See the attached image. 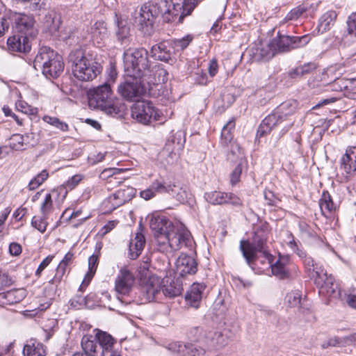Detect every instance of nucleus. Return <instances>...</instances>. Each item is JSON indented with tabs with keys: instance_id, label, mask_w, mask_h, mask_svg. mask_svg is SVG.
Instances as JSON below:
<instances>
[{
	"instance_id": "obj_1",
	"label": "nucleus",
	"mask_w": 356,
	"mask_h": 356,
	"mask_svg": "<svg viewBox=\"0 0 356 356\" xmlns=\"http://www.w3.org/2000/svg\"><path fill=\"white\" fill-rule=\"evenodd\" d=\"M195 5L190 0H151L144 3L135 17V24L144 35L154 32L156 19L161 14L165 22L181 24L191 14Z\"/></svg>"
},
{
	"instance_id": "obj_2",
	"label": "nucleus",
	"mask_w": 356,
	"mask_h": 356,
	"mask_svg": "<svg viewBox=\"0 0 356 356\" xmlns=\"http://www.w3.org/2000/svg\"><path fill=\"white\" fill-rule=\"evenodd\" d=\"M148 218L159 252L171 254L183 248L192 249L193 241L184 224L178 221L172 222L158 213H152Z\"/></svg>"
},
{
	"instance_id": "obj_3",
	"label": "nucleus",
	"mask_w": 356,
	"mask_h": 356,
	"mask_svg": "<svg viewBox=\"0 0 356 356\" xmlns=\"http://www.w3.org/2000/svg\"><path fill=\"white\" fill-rule=\"evenodd\" d=\"M268 234V225L267 224L261 225L254 232L251 240L241 241L240 250L249 266H252L254 260L256 259L255 252H262L264 257L267 260V265L271 268L273 275L281 280L287 279L290 277L292 268H295L291 264L289 256L280 254L276 259L266 250Z\"/></svg>"
},
{
	"instance_id": "obj_4",
	"label": "nucleus",
	"mask_w": 356,
	"mask_h": 356,
	"mask_svg": "<svg viewBox=\"0 0 356 356\" xmlns=\"http://www.w3.org/2000/svg\"><path fill=\"white\" fill-rule=\"evenodd\" d=\"M123 63L127 76L143 77V81L153 85L167 80L168 72L163 68H151L148 60V52L143 48H129L124 51Z\"/></svg>"
},
{
	"instance_id": "obj_5",
	"label": "nucleus",
	"mask_w": 356,
	"mask_h": 356,
	"mask_svg": "<svg viewBox=\"0 0 356 356\" xmlns=\"http://www.w3.org/2000/svg\"><path fill=\"white\" fill-rule=\"evenodd\" d=\"M289 247L302 259L305 270L308 277L313 280L319 287V293L330 299L341 298V293L334 277L328 275L323 268L314 261L312 257H308L305 252L300 250L293 238L288 243Z\"/></svg>"
},
{
	"instance_id": "obj_6",
	"label": "nucleus",
	"mask_w": 356,
	"mask_h": 356,
	"mask_svg": "<svg viewBox=\"0 0 356 356\" xmlns=\"http://www.w3.org/2000/svg\"><path fill=\"white\" fill-rule=\"evenodd\" d=\"M298 105L297 101L293 99L282 102L261 121L257 129V138L266 136L273 129L282 124H284V126L281 130V136L287 133L294 124L293 115L297 110Z\"/></svg>"
},
{
	"instance_id": "obj_7",
	"label": "nucleus",
	"mask_w": 356,
	"mask_h": 356,
	"mask_svg": "<svg viewBox=\"0 0 356 356\" xmlns=\"http://www.w3.org/2000/svg\"><path fill=\"white\" fill-rule=\"evenodd\" d=\"M88 104L90 107L98 108L112 116L122 115L126 106L118 99H115L110 84L106 83L88 92Z\"/></svg>"
},
{
	"instance_id": "obj_8",
	"label": "nucleus",
	"mask_w": 356,
	"mask_h": 356,
	"mask_svg": "<svg viewBox=\"0 0 356 356\" xmlns=\"http://www.w3.org/2000/svg\"><path fill=\"white\" fill-rule=\"evenodd\" d=\"M69 60L72 63V74L79 81H92L102 70L98 62L86 56L81 49L72 51L69 55Z\"/></svg>"
},
{
	"instance_id": "obj_9",
	"label": "nucleus",
	"mask_w": 356,
	"mask_h": 356,
	"mask_svg": "<svg viewBox=\"0 0 356 356\" xmlns=\"http://www.w3.org/2000/svg\"><path fill=\"white\" fill-rule=\"evenodd\" d=\"M35 70H41L47 79H56L62 73L64 63L61 56L48 47L40 48L33 60Z\"/></svg>"
},
{
	"instance_id": "obj_10",
	"label": "nucleus",
	"mask_w": 356,
	"mask_h": 356,
	"mask_svg": "<svg viewBox=\"0 0 356 356\" xmlns=\"http://www.w3.org/2000/svg\"><path fill=\"white\" fill-rule=\"evenodd\" d=\"M153 85L143 81V77L127 76L125 81L119 85V94L127 101H134L143 95H153Z\"/></svg>"
},
{
	"instance_id": "obj_11",
	"label": "nucleus",
	"mask_w": 356,
	"mask_h": 356,
	"mask_svg": "<svg viewBox=\"0 0 356 356\" xmlns=\"http://www.w3.org/2000/svg\"><path fill=\"white\" fill-rule=\"evenodd\" d=\"M131 115L138 122L148 125L154 122L163 123L166 117L149 101L137 100L131 106Z\"/></svg>"
},
{
	"instance_id": "obj_12",
	"label": "nucleus",
	"mask_w": 356,
	"mask_h": 356,
	"mask_svg": "<svg viewBox=\"0 0 356 356\" xmlns=\"http://www.w3.org/2000/svg\"><path fill=\"white\" fill-rule=\"evenodd\" d=\"M10 23L13 22L15 33L32 39L38 34L35 21L33 16L24 13H10L8 14Z\"/></svg>"
},
{
	"instance_id": "obj_13",
	"label": "nucleus",
	"mask_w": 356,
	"mask_h": 356,
	"mask_svg": "<svg viewBox=\"0 0 356 356\" xmlns=\"http://www.w3.org/2000/svg\"><path fill=\"white\" fill-rule=\"evenodd\" d=\"M275 53L271 40H257L250 49V56L257 62H266L273 58Z\"/></svg>"
},
{
	"instance_id": "obj_14",
	"label": "nucleus",
	"mask_w": 356,
	"mask_h": 356,
	"mask_svg": "<svg viewBox=\"0 0 356 356\" xmlns=\"http://www.w3.org/2000/svg\"><path fill=\"white\" fill-rule=\"evenodd\" d=\"M135 282L132 272L126 268L120 269L115 281V290L118 295L127 296Z\"/></svg>"
},
{
	"instance_id": "obj_15",
	"label": "nucleus",
	"mask_w": 356,
	"mask_h": 356,
	"mask_svg": "<svg viewBox=\"0 0 356 356\" xmlns=\"http://www.w3.org/2000/svg\"><path fill=\"white\" fill-rule=\"evenodd\" d=\"M173 188L174 187L170 182H167L162 178L156 179L147 188L140 192V196L145 200H149L157 194H170Z\"/></svg>"
},
{
	"instance_id": "obj_16",
	"label": "nucleus",
	"mask_w": 356,
	"mask_h": 356,
	"mask_svg": "<svg viewBox=\"0 0 356 356\" xmlns=\"http://www.w3.org/2000/svg\"><path fill=\"white\" fill-rule=\"evenodd\" d=\"M161 289L163 293L168 292L170 296H175L178 293L175 289L168 291L167 289H163L160 279L154 275L149 277L142 286V291L145 294V298L148 301L154 300Z\"/></svg>"
},
{
	"instance_id": "obj_17",
	"label": "nucleus",
	"mask_w": 356,
	"mask_h": 356,
	"mask_svg": "<svg viewBox=\"0 0 356 356\" xmlns=\"http://www.w3.org/2000/svg\"><path fill=\"white\" fill-rule=\"evenodd\" d=\"M204 197L208 202L214 205L230 204L233 206H240L242 204L241 198L232 193L212 191L206 193Z\"/></svg>"
},
{
	"instance_id": "obj_18",
	"label": "nucleus",
	"mask_w": 356,
	"mask_h": 356,
	"mask_svg": "<svg viewBox=\"0 0 356 356\" xmlns=\"http://www.w3.org/2000/svg\"><path fill=\"white\" fill-rule=\"evenodd\" d=\"M168 349L177 356H204L205 348L193 343L172 342L168 346Z\"/></svg>"
},
{
	"instance_id": "obj_19",
	"label": "nucleus",
	"mask_w": 356,
	"mask_h": 356,
	"mask_svg": "<svg viewBox=\"0 0 356 356\" xmlns=\"http://www.w3.org/2000/svg\"><path fill=\"white\" fill-rule=\"evenodd\" d=\"M285 305L294 309L300 313H305L309 309L307 300L302 298V295L299 290H293L286 293L284 300Z\"/></svg>"
},
{
	"instance_id": "obj_20",
	"label": "nucleus",
	"mask_w": 356,
	"mask_h": 356,
	"mask_svg": "<svg viewBox=\"0 0 356 356\" xmlns=\"http://www.w3.org/2000/svg\"><path fill=\"white\" fill-rule=\"evenodd\" d=\"M176 272L181 277L197 272V262L189 255L181 254L176 261Z\"/></svg>"
},
{
	"instance_id": "obj_21",
	"label": "nucleus",
	"mask_w": 356,
	"mask_h": 356,
	"mask_svg": "<svg viewBox=\"0 0 356 356\" xmlns=\"http://www.w3.org/2000/svg\"><path fill=\"white\" fill-rule=\"evenodd\" d=\"M7 45L11 52L26 53L31 50L30 38L17 33L8 38Z\"/></svg>"
},
{
	"instance_id": "obj_22",
	"label": "nucleus",
	"mask_w": 356,
	"mask_h": 356,
	"mask_svg": "<svg viewBox=\"0 0 356 356\" xmlns=\"http://www.w3.org/2000/svg\"><path fill=\"white\" fill-rule=\"evenodd\" d=\"M206 285L203 283H193L187 291L185 299L187 305L195 309L200 307Z\"/></svg>"
},
{
	"instance_id": "obj_23",
	"label": "nucleus",
	"mask_w": 356,
	"mask_h": 356,
	"mask_svg": "<svg viewBox=\"0 0 356 356\" xmlns=\"http://www.w3.org/2000/svg\"><path fill=\"white\" fill-rule=\"evenodd\" d=\"M340 168L346 175H352L356 171V146L346 149L341 159Z\"/></svg>"
},
{
	"instance_id": "obj_24",
	"label": "nucleus",
	"mask_w": 356,
	"mask_h": 356,
	"mask_svg": "<svg viewBox=\"0 0 356 356\" xmlns=\"http://www.w3.org/2000/svg\"><path fill=\"white\" fill-rule=\"evenodd\" d=\"M33 134H13L9 139L8 145L13 150L22 151L33 145Z\"/></svg>"
},
{
	"instance_id": "obj_25",
	"label": "nucleus",
	"mask_w": 356,
	"mask_h": 356,
	"mask_svg": "<svg viewBox=\"0 0 356 356\" xmlns=\"http://www.w3.org/2000/svg\"><path fill=\"white\" fill-rule=\"evenodd\" d=\"M109 37L106 24L103 21L96 22L90 29V38L99 44L104 43Z\"/></svg>"
},
{
	"instance_id": "obj_26",
	"label": "nucleus",
	"mask_w": 356,
	"mask_h": 356,
	"mask_svg": "<svg viewBox=\"0 0 356 356\" xmlns=\"http://www.w3.org/2000/svg\"><path fill=\"white\" fill-rule=\"evenodd\" d=\"M115 34L118 40L123 42L130 36V26L127 19L122 15H115Z\"/></svg>"
},
{
	"instance_id": "obj_27",
	"label": "nucleus",
	"mask_w": 356,
	"mask_h": 356,
	"mask_svg": "<svg viewBox=\"0 0 356 356\" xmlns=\"http://www.w3.org/2000/svg\"><path fill=\"white\" fill-rule=\"evenodd\" d=\"M96 340L98 346L101 347V352H103V356H108L109 354L113 353L112 348L114 344V339L109 334L99 331L96 334Z\"/></svg>"
},
{
	"instance_id": "obj_28",
	"label": "nucleus",
	"mask_w": 356,
	"mask_h": 356,
	"mask_svg": "<svg viewBox=\"0 0 356 356\" xmlns=\"http://www.w3.org/2000/svg\"><path fill=\"white\" fill-rule=\"evenodd\" d=\"M228 330L209 332V347L219 348L226 346L228 343L229 337L227 335Z\"/></svg>"
},
{
	"instance_id": "obj_29",
	"label": "nucleus",
	"mask_w": 356,
	"mask_h": 356,
	"mask_svg": "<svg viewBox=\"0 0 356 356\" xmlns=\"http://www.w3.org/2000/svg\"><path fill=\"white\" fill-rule=\"evenodd\" d=\"M81 346L83 353L90 356H103V352L100 351L101 347L98 346L96 338L87 336L83 337L81 341Z\"/></svg>"
},
{
	"instance_id": "obj_30",
	"label": "nucleus",
	"mask_w": 356,
	"mask_h": 356,
	"mask_svg": "<svg viewBox=\"0 0 356 356\" xmlns=\"http://www.w3.org/2000/svg\"><path fill=\"white\" fill-rule=\"evenodd\" d=\"M145 244V238L141 233H137L134 238L129 243V257L136 259L142 252Z\"/></svg>"
},
{
	"instance_id": "obj_31",
	"label": "nucleus",
	"mask_w": 356,
	"mask_h": 356,
	"mask_svg": "<svg viewBox=\"0 0 356 356\" xmlns=\"http://www.w3.org/2000/svg\"><path fill=\"white\" fill-rule=\"evenodd\" d=\"M151 56L155 59L168 62L171 58L169 46L165 42H160L153 45L151 49Z\"/></svg>"
},
{
	"instance_id": "obj_32",
	"label": "nucleus",
	"mask_w": 356,
	"mask_h": 356,
	"mask_svg": "<svg viewBox=\"0 0 356 356\" xmlns=\"http://www.w3.org/2000/svg\"><path fill=\"white\" fill-rule=\"evenodd\" d=\"M24 356H45L44 345L36 339H31L24 345Z\"/></svg>"
},
{
	"instance_id": "obj_33",
	"label": "nucleus",
	"mask_w": 356,
	"mask_h": 356,
	"mask_svg": "<svg viewBox=\"0 0 356 356\" xmlns=\"http://www.w3.org/2000/svg\"><path fill=\"white\" fill-rule=\"evenodd\" d=\"M273 47L275 49V53L286 52L291 50V36L285 35H278L276 38L271 40Z\"/></svg>"
},
{
	"instance_id": "obj_34",
	"label": "nucleus",
	"mask_w": 356,
	"mask_h": 356,
	"mask_svg": "<svg viewBox=\"0 0 356 356\" xmlns=\"http://www.w3.org/2000/svg\"><path fill=\"white\" fill-rule=\"evenodd\" d=\"M319 207L322 214L328 218L333 211L335 210V204L327 191H323L321 199L319 200Z\"/></svg>"
},
{
	"instance_id": "obj_35",
	"label": "nucleus",
	"mask_w": 356,
	"mask_h": 356,
	"mask_svg": "<svg viewBox=\"0 0 356 356\" xmlns=\"http://www.w3.org/2000/svg\"><path fill=\"white\" fill-rule=\"evenodd\" d=\"M97 265L98 257L95 254L91 255L88 258V270L80 286V290H83L88 286L94 275L95 274Z\"/></svg>"
},
{
	"instance_id": "obj_36",
	"label": "nucleus",
	"mask_w": 356,
	"mask_h": 356,
	"mask_svg": "<svg viewBox=\"0 0 356 356\" xmlns=\"http://www.w3.org/2000/svg\"><path fill=\"white\" fill-rule=\"evenodd\" d=\"M337 14L334 11L330 10L325 13L319 19L318 24V31L321 33H323L330 30L331 26L333 24Z\"/></svg>"
},
{
	"instance_id": "obj_37",
	"label": "nucleus",
	"mask_w": 356,
	"mask_h": 356,
	"mask_svg": "<svg viewBox=\"0 0 356 356\" xmlns=\"http://www.w3.org/2000/svg\"><path fill=\"white\" fill-rule=\"evenodd\" d=\"M113 193L121 205H123L134 197L136 189L131 186H124Z\"/></svg>"
},
{
	"instance_id": "obj_38",
	"label": "nucleus",
	"mask_w": 356,
	"mask_h": 356,
	"mask_svg": "<svg viewBox=\"0 0 356 356\" xmlns=\"http://www.w3.org/2000/svg\"><path fill=\"white\" fill-rule=\"evenodd\" d=\"M235 128V123L234 120H229L223 127L221 131L220 143L223 146H227L228 144L232 142L233 140V131Z\"/></svg>"
},
{
	"instance_id": "obj_39",
	"label": "nucleus",
	"mask_w": 356,
	"mask_h": 356,
	"mask_svg": "<svg viewBox=\"0 0 356 356\" xmlns=\"http://www.w3.org/2000/svg\"><path fill=\"white\" fill-rule=\"evenodd\" d=\"M193 39V35L188 34L181 38L172 40L170 41V45L175 51H182L188 47Z\"/></svg>"
},
{
	"instance_id": "obj_40",
	"label": "nucleus",
	"mask_w": 356,
	"mask_h": 356,
	"mask_svg": "<svg viewBox=\"0 0 356 356\" xmlns=\"http://www.w3.org/2000/svg\"><path fill=\"white\" fill-rule=\"evenodd\" d=\"M6 292L8 305H13L21 302L26 296V291L24 289L10 290Z\"/></svg>"
},
{
	"instance_id": "obj_41",
	"label": "nucleus",
	"mask_w": 356,
	"mask_h": 356,
	"mask_svg": "<svg viewBox=\"0 0 356 356\" xmlns=\"http://www.w3.org/2000/svg\"><path fill=\"white\" fill-rule=\"evenodd\" d=\"M49 177V172L47 170H42L40 173L33 177L28 184L30 191H35L39 188Z\"/></svg>"
},
{
	"instance_id": "obj_42",
	"label": "nucleus",
	"mask_w": 356,
	"mask_h": 356,
	"mask_svg": "<svg viewBox=\"0 0 356 356\" xmlns=\"http://www.w3.org/2000/svg\"><path fill=\"white\" fill-rule=\"evenodd\" d=\"M42 120L61 131L66 132L69 130L68 124L56 117L45 115L42 118Z\"/></svg>"
},
{
	"instance_id": "obj_43",
	"label": "nucleus",
	"mask_w": 356,
	"mask_h": 356,
	"mask_svg": "<svg viewBox=\"0 0 356 356\" xmlns=\"http://www.w3.org/2000/svg\"><path fill=\"white\" fill-rule=\"evenodd\" d=\"M122 206L114 193L107 197L102 203V209L104 213H111Z\"/></svg>"
},
{
	"instance_id": "obj_44",
	"label": "nucleus",
	"mask_w": 356,
	"mask_h": 356,
	"mask_svg": "<svg viewBox=\"0 0 356 356\" xmlns=\"http://www.w3.org/2000/svg\"><path fill=\"white\" fill-rule=\"evenodd\" d=\"M316 68V65L314 63H308L302 65H300L293 70L290 72V76L293 79L302 76L305 74H309Z\"/></svg>"
},
{
	"instance_id": "obj_45",
	"label": "nucleus",
	"mask_w": 356,
	"mask_h": 356,
	"mask_svg": "<svg viewBox=\"0 0 356 356\" xmlns=\"http://www.w3.org/2000/svg\"><path fill=\"white\" fill-rule=\"evenodd\" d=\"M191 334L195 341L205 343L206 345L209 343V332L205 330L203 327H195L193 328L191 331Z\"/></svg>"
},
{
	"instance_id": "obj_46",
	"label": "nucleus",
	"mask_w": 356,
	"mask_h": 356,
	"mask_svg": "<svg viewBox=\"0 0 356 356\" xmlns=\"http://www.w3.org/2000/svg\"><path fill=\"white\" fill-rule=\"evenodd\" d=\"M174 188L173 191L170 193L169 195L175 197L177 201L181 203H184L188 199L190 193L186 188L179 187L175 184H172Z\"/></svg>"
},
{
	"instance_id": "obj_47",
	"label": "nucleus",
	"mask_w": 356,
	"mask_h": 356,
	"mask_svg": "<svg viewBox=\"0 0 356 356\" xmlns=\"http://www.w3.org/2000/svg\"><path fill=\"white\" fill-rule=\"evenodd\" d=\"M347 82L350 83V86L353 88H356V78L349 79L348 80H343L337 77L334 78V83L332 84V90H342L343 88H348Z\"/></svg>"
},
{
	"instance_id": "obj_48",
	"label": "nucleus",
	"mask_w": 356,
	"mask_h": 356,
	"mask_svg": "<svg viewBox=\"0 0 356 356\" xmlns=\"http://www.w3.org/2000/svg\"><path fill=\"white\" fill-rule=\"evenodd\" d=\"M15 107L18 111L24 114L33 115L38 113V108L29 105L27 102L23 100H18L15 103Z\"/></svg>"
},
{
	"instance_id": "obj_49",
	"label": "nucleus",
	"mask_w": 356,
	"mask_h": 356,
	"mask_svg": "<svg viewBox=\"0 0 356 356\" xmlns=\"http://www.w3.org/2000/svg\"><path fill=\"white\" fill-rule=\"evenodd\" d=\"M291 49L301 48L307 44L311 40V36L308 34L302 36H291Z\"/></svg>"
},
{
	"instance_id": "obj_50",
	"label": "nucleus",
	"mask_w": 356,
	"mask_h": 356,
	"mask_svg": "<svg viewBox=\"0 0 356 356\" xmlns=\"http://www.w3.org/2000/svg\"><path fill=\"white\" fill-rule=\"evenodd\" d=\"M350 37L353 40L356 38V13L348 17L347 20V34L346 38Z\"/></svg>"
},
{
	"instance_id": "obj_51",
	"label": "nucleus",
	"mask_w": 356,
	"mask_h": 356,
	"mask_svg": "<svg viewBox=\"0 0 356 356\" xmlns=\"http://www.w3.org/2000/svg\"><path fill=\"white\" fill-rule=\"evenodd\" d=\"M31 225L40 232L44 233L47 226V216L42 214V216H33L31 220Z\"/></svg>"
},
{
	"instance_id": "obj_52",
	"label": "nucleus",
	"mask_w": 356,
	"mask_h": 356,
	"mask_svg": "<svg viewBox=\"0 0 356 356\" xmlns=\"http://www.w3.org/2000/svg\"><path fill=\"white\" fill-rule=\"evenodd\" d=\"M67 266L64 261H60L57 266L54 277L49 281V283L53 284H59L66 273Z\"/></svg>"
},
{
	"instance_id": "obj_53",
	"label": "nucleus",
	"mask_w": 356,
	"mask_h": 356,
	"mask_svg": "<svg viewBox=\"0 0 356 356\" xmlns=\"http://www.w3.org/2000/svg\"><path fill=\"white\" fill-rule=\"evenodd\" d=\"M44 25L50 33H54L58 29L59 19L51 15H46Z\"/></svg>"
},
{
	"instance_id": "obj_54",
	"label": "nucleus",
	"mask_w": 356,
	"mask_h": 356,
	"mask_svg": "<svg viewBox=\"0 0 356 356\" xmlns=\"http://www.w3.org/2000/svg\"><path fill=\"white\" fill-rule=\"evenodd\" d=\"M52 209V200L51 195L50 193H47L45 195L44 200L41 205V212L42 214L44 216H47L49 213L51 212Z\"/></svg>"
},
{
	"instance_id": "obj_55",
	"label": "nucleus",
	"mask_w": 356,
	"mask_h": 356,
	"mask_svg": "<svg viewBox=\"0 0 356 356\" xmlns=\"http://www.w3.org/2000/svg\"><path fill=\"white\" fill-rule=\"evenodd\" d=\"M243 171L242 163H238L230 175V183L232 186L236 185L241 178V175Z\"/></svg>"
},
{
	"instance_id": "obj_56",
	"label": "nucleus",
	"mask_w": 356,
	"mask_h": 356,
	"mask_svg": "<svg viewBox=\"0 0 356 356\" xmlns=\"http://www.w3.org/2000/svg\"><path fill=\"white\" fill-rule=\"evenodd\" d=\"M255 257L256 259L254 260V263L252 266H250L252 269H254L256 266H258L259 264H261V269L264 270L266 268L270 267L267 265V260L264 257V253L260 251L255 252Z\"/></svg>"
},
{
	"instance_id": "obj_57",
	"label": "nucleus",
	"mask_w": 356,
	"mask_h": 356,
	"mask_svg": "<svg viewBox=\"0 0 356 356\" xmlns=\"http://www.w3.org/2000/svg\"><path fill=\"white\" fill-rule=\"evenodd\" d=\"M307 8L305 6H299L291 10L286 18L289 20H295L300 17L305 11Z\"/></svg>"
},
{
	"instance_id": "obj_58",
	"label": "nucleus",
	"mask_w": 356,
	"mask_h": 356,
	"mask_svg": "<svg viewBox=\"0 0 356 356\" xmlns=\"http://www.w3.org/2000/svg\"><path fill=\"white\" fill-rule=\"evenodd\" d=\"M83 179V175L77 174L73 175L66 181L65 186L67 188L72 190L75 188Z\"/></svg>"
},
{
	"instance_id": "obj_59",
	"label": "nucleus",
	"mask_w": 356,
	"mask_h": 356,
	"mask_svg": "<svg viewBox=\"0 0 356 356\" xmlns=\"http://www.w3.org/2000/svg\"><path fill=\"white\" fill-rule=\"evenodd\" d=\"M54 257V255H49L42 261L37 270H35V276L38 277H40L42 272L50 264Z\"/></svg>"
},
{
	"instance_id": "obj_60",
	"label": "nucleus",
	"mask_w": 356,
	"mask_h": 356,
	"mask_svg": "<svg viewBox=\"0 0 356 356\" xmlns=\"http://www.w3.org/2000/svg\"><path fill=\"white\" fill-rule=\"evenodd\" d=\"M29 9L33 12L40 11L46 7L45 0H31L29 1Z\"/></svg>"
},
{
	"instance_id": "obj_61",
	"label": "nucleus",
	"mask_w": 356,
	"mask_h": 356,
	"mask_svg": "<svg viewBox=\"0 0 356 356\" xmlns=\"http://www.w3.org/2000/svg\"><path fill=\"white\" fill-rule=\"evenodd\" d=\"M195 82L200 85H206L208 82V77L206 72L202 70H198L195 74Z\"/></svg>"
},
{
	"instance_id": "obj_62",
	"label": "nucleus",
	"mask_w": 356,
	"mask_h": 356,
	"mask_svg": "<svg viewBox=\"0 0 356 356\" xmlns=\"http://www.w3.org/2000/svg\"><path fill=\"white\" fill-rule=\"evenodd\" d=\"M231 149L230 152L232 155L236 156L237 159H242L243 153L238 144L234 141L230 143Z\"/></svg>"
},
{
	"instance_id": "obj_63",
	"label": "nucleus",
	"mask_w": 356,
	"mask_h": 356,
	"mask_svg": "<svg viewBox=\"0 0 356 356\" xmlns=\"http://www.w3.org/2000/svg\"><path fill=\"white\" fill-rule=\"evenodd\" d=\"M208 71L210 76L213 77L218 71V64L217 63V60L215 59H213L210 61L209 65L208 67Z\"/></svg>"
},
{
	"instance_id": "obj_64",
	"label": "nucleus",
	"mask_w": 356,
	"mask_h": 356,
	"mask_svg": "<svg viewBox=\"0 0 356 356\" xmlns=\"http://www.w3.org/2000/svg\"><path fill=\"white\" fill-rule=\"evenodd\" d=\"M9 252L13 256H17L22 252V247L17 243H11L9 245Z\"/></svg>"
}]
</instances>
